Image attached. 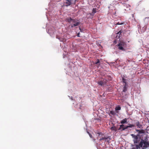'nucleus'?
I'll list each match as a JSON object with an SVG mask.
<instances>
[{
    "label": "nucleus",
    "instance_id": "2eb2a0df",
    "mask_svg": "<svg viewBox=\"0 0 149 149\" xmlns=\"http://www.w3.org/2000/svg\"><path fill=\"white\" fill-rule=\"evenodd\" d=\"M110 129L114 131L115 132L117 131V129L115 126H113L111 127Z\"/></svg>",
    "mask_w": 149,
    "mask_h": 149
},
{
    "label": "nucleus",
    "instance_id": "ddd939ff",
    "mask_svg": "<svg viewBox=\"0 0 149 149\" xmlns=\"http://www.w3.org/2000/svg\"><path fill=\"white\" fill-rule=\"evenodd\" d=\"M127 122V119L126 118H125L124 119H123V120H122L121 122L120 123L122 124H124L125 123H126Z\"/></svg>",
    "mask_w": 149,
    "mask_h": 149
},
{
    "label": "nucleus",
    "instance_id": "423d86ee",
    "mask_svg": "<svg viewBox=\"0 0 149 149\" xmlns=\"http://www.w3.org/2000/svg\"><path fill=\"white\" fill-rule=\"evenodd\" d=\"M123 82L125 83V84L123 87V91L124 92H125L127 91V85L126 83L125 82V80L124 79V78L123 79Z\"/></svg>",
    "mask_w": 149,
    "mask_h": 149
},
{
    "label": "nucleus",
    "instance_id": "f03ea898",
    "mask_svg": "<svg viewBox=\"0 0 149 149\" xmlns=\"http://www.w3.org/2000/svg\"><path fill=\"white\" fill-rule=\"evenodd\" d=\"M126 45V43L125 42L122 41H120V43L117 45V46L118 47V49L121 50L123 51H125V49L123 47Z\"/></svg>",
    "mask_w": 149,
    "mask_h": 149
},
{
    "label": "nucleus",
    "instance_id": "6ab92c4d",
    "mask_svg": "<svg viewBox=\"0 0 149 149\" xmlns=\"http://www.w3.org/2000/svg\"><path fill=\"white\" fill-rule=\"evenodd\" d=\"M124 23V22L120 23V22H118L116 23V25H122Z\"/></svg>",
    "mask_w": 149,
    "mask_h": 149
},
{
    "label": "nucleus",
    "instance_id": "1a4fd4ad",
    "mask_svg": "<svg viewBox=\"0 0 149 149\" xmlns=\"http://www.w3.org/2000/svg\"><path fill=\"white\" fill-rule=\"evenodd\" d=\"M136 124L137 126L139 128H141L142 127V125L140 123L139 121H137L136 123Z\"/></svg>",
    "mask_w": 149,
    "mask_h": 149
},
{
    "label": "nucleus",
    "instance_id": "dca6fc26",
    "mask_svg": "<svg viewBox=\"0 0 149 149\" xmlns=\"http://www.w3.org/2000/svg\"><path fill=\"white\" fill-rule=\"evenodd\" d=\"M72 19L71 17L67 18L66 19V21L67 22L70 23L72 21Z\"/></svg>",
    "mask_w": 149,
    "mask_h": 149
},
{
    "label": "nucleus",
    "instance_id": "c756f323",
    "mask_svg": "<svg viewBox=\"0 0 149 149\" xmlns=\"http://www.w3.org/2000/svg\"><path fill=\"white\" fill-rule=\"evenodd\" d=\"M148 122L149 123V120L148 121Z\"/></svg>",
    "mask_w": 149,
    "mask_h": 149
},
{
    "label": "nucleus",
    "instance_id": "39448f33",
    "mask_svg": "<svg viewBox=\"0 0 149 149\" xmlns=\"http://www.w3.org/2000/svg\"><path fill=\"white\" fill-rule=\"evenodd\" d=\"M97 84L103 86L106 84V80L104 79L102 81H99L97 82Z\"/></svg>",
    "mask_w": 149,
    "mask_h": 149
},
{
    "label": "nucleus",
    "instance_id": "f257e3e1",
    "mask_svg": "<svg viewBox=\"0 0 149 149\" xmlns=\"http://www.w3.org/2000/svg\"><path fill=\"white\" fill-rule=\"evenodd\" d=\"M136 131L139 132V135L140 136L141 141L139 145H136L137 149L141 148H148L149 147V140L148 139V135L143 130H136Z\"/></svg>",
    "mask_w": 149,
    "mask_h": 149
},
{
    "label": "nucleus",
    "instance_id": "412c9836",
    "mask_svg": "<svg viewBox=\"0 0 149 149\" xmlns=\"http://www.w3.org/2000/svg\"><path fill=\"white\" fill-rule=\"evenodd\" d=\"M97 62L95 63V64H97L100 63V60L98 59H97Z\"/></svg>",
    "mask_w": 149,
    "mask_h": 149
},
{
    "label": "nucleus",
    "instance_id": "c85d7f7f",
    "mask_svg": "<svg viewBox=\"0 0 149 149\" xmlns=\"http://www.w3.org/2000/svg\"><path fill=\"white\" fill-rule=\"evenodd\" d=\"M79 29H80V31H81H81H81V28H80V27L79 28Z\"/></svg>",
    "mask_w": 149,
    "mask_h": 149
},
{
    "label": "nucleus",
    "instance_id": "393cba45",
    "mask_svg": "<svg viewBox=\"0 0 149 149\" xmlns=\"http://www.w3.org/2000/svg\"><path fill=\"white\" fill-rule=\"evenodd\" d=\"M102 140H103V136L102 137H101L99 139V141H101Z\"/></svg>",
    "mask_w": 149,
    "mask_h": 149
},
{
    "label": "nucleus",
    "instance_id": "0eeeda50",
    "mask_svg": "<svg viewBox=\"0 0 149 149\" xmlns=\"http://www.w3.org/2000/svg\"><path fill=\"white\" fill-rule=\"evenodd\" d=\"M103 140H105V141H107L108 142H109V141L111 140L110 137L109 136H104L103 137Z\"/></svg>",
    "mask_w": 149,
    "mask_h": 149
},
{
    "label": "nucleus",
    "instance_id": "20e7f679",
    "mask_svg": "<svg viewBox=\"0 0 149 149\" xmlns=\"http://www.w3.org/2000/svg\"><path fill=\"white\" fill-rule=\"evenodd\" d=\"M71 0H65L64 5L66 6H70L71 4Z\"/></svg>",
    "mask_w": 149,
    "mask_h": 149
},
{
    "label": "nucleus",
    "instance_id": "4be33fe9",
    "mask_svg": "<svg viewBox=\"0 0 149 149\" xmlns=\"http://www.w3.org/2000/svg\"><path fill=\"white\" fill-rule=\"evenodd\" d=\"M71 22H72V23H74L76 22V19H72Z\"/></svg>",
    "mask_w": 149,
    "mask_h": 149
},
{
    "label": "nucleus",
    "instance_id": "6e6552de",
    "mask_svg": "<svg viewBox=\"0 0 149 149\" xmlns=\"http://www.w3.org/2000/svg\"><path fill=\"white\" fill-rule=\"evenodd\" d=\"M79 24H80V23L79 22H77L74 24H72L71 25V27L72 28L74 27L77 26Z\"/></svg>",
    "mask_w": 149,
    "mask_h": 149
},
{
    "label": "nucleus",
    "instance_id": "f3484780",
    "mask_svg": "<svg viewBox=\"0 0 149 149\" xmlns=\"http://www.w3.org/2000/svg\"><path fill=\"white\" fill-rule=\"evenodd\" d=\"M109 114H111L112 115L114 116L115 115L116 113L114 111H111L109 112ZM109 115L111 116L110 114H109Z\"/></svg>",
    "mask_w": 149,
    "mask_h": 149
},
{
    "label": "nucleus",
    "instance_id": "7ed1b4c3",
    "mask_svg": "<svg viewBox=\"0 0 149 149\" xmlns=\"http://www.w3.org/2000/svg\"><path fill=\"white\" fill-rule=\"evenodd\" d=\"M136 132L138 133L137 135H134L133 134H131V136L134 138V142L135 143H138L139 142V137L140 138V136L139 135V132Z\"/></svg>",
    "mask_w": 149,
    "mask_h": 149
},
{
    "label": "nucleus",
    "instance_id": "b1692460",
    "mask_svg": "<svg viewBox=\"0 0 149 149\" xmlns=\"http://www.w3.org/2000/svg\"><path fill=\"white\" fill-rule=\"evenodd\" d=\"M87 133L88 134L90 137L91 138H92V135L91 134H90L88 132H87Z\"/></svg>",
    "mask_w": 149,
    "mask_h": 149
},
{
    "label": "nucleus",
    "instance_id": "bb28decb",
    "mask_svg": "<svg viewBox=\"0 0 149 149\" xmlns=\"http://www.w3.org/2000/svg\"><path fill=\"white\" fill-rule=\"evenodd\" d=\"M143 29H144V31H145L146 30V27L145 28L143 27Z\"/></svg>",
    "mask_w": 149,
    "mask_h": 149
},
{
    "label": "nucleus",
    "instance_id": "f8f14e48",
    "mask_svg": "<svg viewBox=\"0 0 149 149\" xmlns=\"http://www.w3.org/2000/svg\"><path fill=\"white\" fill-rule=\"evenodd\" d=\"M124 125L122 124L120 125V127L118 129V130H121L122 131L124 130H123V128H124Z\"/></svg>",
    "mask_w": 149,
    "mask_h": 149
},
{
    "label": "nucleus",
    "instance_id": "4468645a",
    "mask_svg": "<svg viewBox=\"0 0 149 149\" xmlns=\"http://www.w3.org/2000/svg\"><path fill=\"white\" fill-rule=\"evenodd\" d=\"M97 134L98 135V136L100 137H102L104 135V134L101 132H98L97 133Z\"/></svg>",
    "mask_w": 149,
    "mask_h": 149
},
{
    "label": "nucleus",
    "instance_id": "a211bd4d",
    "mask_svg": "<svg viewBox=\"0 0 149 149\" xmlns=\"http://www.w3.org/2000/svg\"><path fill=\"white\" fill-rule=\"evenodd\" d=\"M129 127L131 128L133 127H134L135 126V125L133 124H129V125H128Z\"/></svg>",
    "mask_w": 149,
    "mask_h": 149
},
{
    "label": "nucleus",
    "instance_id": "aec40b11",
    "mask_svg": "<svg viewBox=\"0 0 149 149\" xmlns=\"http://www.w3.org/2000/svg\"><path fill=\"white\" fill-rule=\"evenodd\" d=\"M124 128H123V130H125L126 129H127L128 128V125H124Z\"/></svg>",
    "mask_w": 149,
    "mask_h": 149
},
{
    "label": "nucleus",
    "instance_id": "9b49d317",
    "mask_svg": "<svg viewBox=\"0 0 149 149\" xmlns=\"http://www.w3.org/2000/svg\"><path fill=\"white\" fill-rule=\"evenodd\" d=\"M97 12V9L96 8H93L92 12L90 14L91 15H93L94 14L96 13Z\"/></svg>",
    "mask_w": 149,
    "mask_h": 149
},
{
    "label": "nucleus",
    "instance_id": "9d476101",
    "mask_svg": "<svg viewBox=\"0 0 149 149\" xmlns=\"http://www.w3.org/2000/svg\"><path fill=\"white\" fill-rule=\"evenodd\" d=\"M121 107L120 106H117L115 108V110L116 111V112L117 113H118V111H117L120 110L121 109Z\"/></svg>",
    "mask_w": 149,
    "mask_h": 149
},
{
    "label": "nucleus",
    "instance_id": "cd10ccee",
    "mask_svg": "<svg viewBox=\"0 0 149 149\" xmlns=\"http://www.w3.org/2000/svg\"><path fill=\"white\" fill-rule=\"evenodd\" d=\"M56 38H58V39H60V38H59V37H58L57 36H56Z\"/></svg>",
    "mask_w": 149,
    "mask_h": 149
},
{
    "label": "nucleus",
    "instance_id": "a878e982",
    "mask_svg": "<svg viewBox=\"0 0 149 149\" xmlns=\"http://www.w3.org/2000/svg\"><path fill=\"white\" fill-rule=\"evenodd\" d=\"M79 34H80V33H79L77 34V36L78 37H80V36H79Z\"/></svg>",
    "mask_w": 149,
    "mask_h": 149
},
{
    "label": "nucleus",
    "instance_id": "5701e85b",
    "mask_svg": "<svg viewBox=\"0 0 149 149\" xmlns=\"http://www.w3.org/2000/svg\"><path fill=\"white\" fill-rule=\"evenodd\" d=\"M122 30H120L117 33V34L120 35L121 34V33H122Z\"/></svg>",
    "mask_w": 149,
    "mask_h": 149
}]
</instances>
